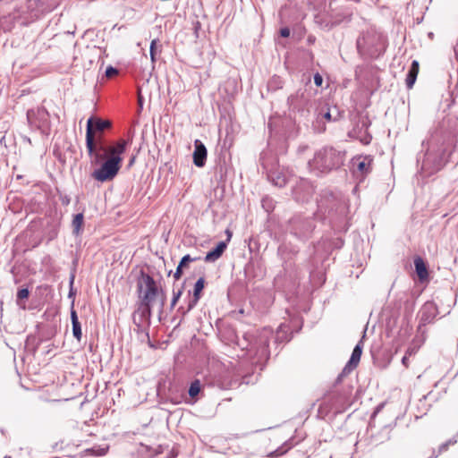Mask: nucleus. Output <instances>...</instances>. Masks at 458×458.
Listing matches in <instances>:
<instances>
[{"mask_svg": "<svg viewBox=\"0 0 458 458\" xmlns=\"http://www.w3.org/2000/svg\"><path fill=\"white\" fill-rule=\"evenodd\" d=\"M314 83L317 87H321L322 86V83H323V78L322 76L317 72L315 75H314Z\"/></svg>", "mask_w": 458, "mask_h": 458, "instance_id": "32", "label": "nucleus"}, {"mask_svg": "<svg viewBox=\"0 0 458 458\" xmlns=\"http://www.w3.org/2000/svg\"><path fill=\"white\" fill-rule=\"evenodd\" d=\"M407 361H408V357L405 355V356H403V359H402V363H403L404 366H406V367H407V366H408V365H407Z\"/></svg>", "mask_w": 458, "mask_h": 458, "instance_id": "39", "label": "nucleus"}, {"mask_svg": "<svg viewBox=\"0 0 458 458\" xmlns=\"http://www.w3.org/2000/svg\"><path fill=\"white\" fill-rule=\"evenodd\" d=\"M92 117L87 122L86 148L91 158V164L100 166L95 169L91 176L98 182L112 181L122 166V154L125 152L129 141L120 139L112 145H106L101 136L95 138L92 132Z\"/></svg>", "mask_w": 458, "mask_h": 458, "instance_id": "1", "label": "nucleus"}, {"mask_svg": "<svg viewBox=\"0 0 458 458\" xmlns=\"http://www.w3.org/2000/svg\"><path fill=\"white\" fill-rule=\"evenodd\" d=\"M152 316V304L140 301L138 308L133 312L132 320L138 328H142L145 326L150 325V318Z\"/></svg>", "mask_w": 458, "mask_h": 458, "instance_id": "9", "label": "nucleus"}, {"mask_svg": "<svg viewBox=\"0 0 458 458\" xmlns=\"http://www.w3.org/2000/svg\"><path fill=\"white\" fill-rule=\"evenodd\" d=\"M359 54L364 58H377L385 50V39L374 30L362 33L356 42Z\"/></svg>", "mask_w": 458, "mask_h": 458, "instance_id": "4", "label": "nucleus"}, {"mask_svg": "<svg viewBox=\"0 0 458 458\" xmlns=\"http://www.w3.org/2000/svg\"><path fill=\"white\" fill-rule=\"evenodd\" d=\"M72 335L78 341H81V336H82V333H81V326L80 321L79 322H75V323H72Z\"/></svg>", "mask_w": 458, "mask_h": 458, "instance_id": "26", "label": "nucleus"}, {"mask_svg": "<svg viewBox=\"0 0 458 458\" xmlns=\"http://www.w3.org/2000/svg\"><path fill=\"white\" fill-rule=\"evenodd\" d=\"M92 131H103L106 129L111 127V123L107 120H101L99 118L93 119L92 118ZM94 133V131H92Z\"/></svg>", "mask_w": 458, "mask_h": 458, "instance_id": "20", "label": "nucleus"}, {"mask_svg": "<svg viewBox=\"0 0 458 458\" xmlns=\"http://www.w3.org/2000/svg\"><path fill=\"white\" fill-rule=\"evenodd\" d=\"M437 314V307L433 301L425 302L419 313L420 323L418 326V329L420 330L422 327H425L426 325L432 323Z\"/></svg>", "mask_w": 458, "mask_h": 458, "instance_id": "11", "label": "nucleus"}, {"mask_svg": "<svg viewBox=\"0 0 458 458\" xmlns=\"http://www.w3.org/2000/svg\"><path fill=\"white\" fill-rule=\"evenodd\" d=\"M118 73V70L113 66H108L106 69V76L111 78Z\"/></svg>", "mask_w": 458, "mask_h": 458, "instance_id": "31", "label": "nucleus"}, {"mask_svg": "<svg viewBox=\"0 0 458 458\" xmlns=\"http://www.w3.org/2000/svg\"><path fill=\"white\" fill-rule=\"evenodd\" d=\"M193 163L198 167H203L206 164L208 151L205 145L199 140L194 141Z\"/></svg>", "mask_w": 458, "mask_h": 458, "instance_id": "15", "label": "nucleus"}, {"mask_svg": "<svg viewBox=\"0 0 458 458\" xmlns=\"http://www.w3.org/2000/svg\"><path fill=\"white\" fill-rule=\"evenodd\" d=\"M409 71H415V72H419V62L413 60Z\"/></svg>", "mask_w": 458, "mask_h": 458, "instance_id": "35", "label": "nucleus"}, {"mask_svg": "<svg viewBox=\"0 0 458 458\" xmlns=\"http://www.w3.org/2000/svg\"><path fill=\"white\" fill-rule=\"evenodd\" d=\"M292 266V263H288V262H285V264L284 265V268L285 271H287Z\"/></svg>", "mask_w": 458, "mask_h": 458, "instance_id": "40", "label": "nucleus"}, {"mask_svg": "<svg viewBox=\"0 0 458 458\" xmlns=\"http://www.w3.org/2000/svg\"><path fill=\"white\" fill-rule=\"evenodd\" d=\"M200 392V382L199 379H196L191 382L190 387H189V395L191 398L196 397Z\"/></svg>", "mask_w": 458, "mask_h": 458, "instance_id": "24", "label": "nucleus"}, {"mask_svg": "<svg viewBox=\"0 0 458 458\" xmlns=\"http://www.w3.org/2000/svg\"><path fill=\"white\" fill-rule=\"evenodd\" d=\"M284 87V80L277 75H274L267 83V88L269 90L276 91Z\"/></svg>", "mask_w": 458, "mask_h": 458, "instance_id": "21", "label": "nucleus"}, {"mask_svg": "<svg viewBox=\"0 0 458 458\" xmlns=\"http://www.w3.org/2000/svg\"><path fill=\"white\" fill-rule=\"evenodd\" d=\"M30 295V291L28 288H21L17 292V299L22 300L28 298Z\"/></svg>", "mask_w": 458, "mask_h": 458, "instance_id": "29", "label": "nucleus"}, {"mask_svg": "<svg viewBox=\"0 0 458 458\" xmlns=\"http://www.w3.org/2000/svg\"><path fill=\"white\" fill-rule=\"evenodd\" d=\"M449 445H448V443H443L442 445H439V448H438V451L437 453H433V455L432 457L436 458L440 454H442L443 452H445L447 449H448Z\"/></svg>", "mask_w": 458, "mask_h": 458, "instance_id": "30", "label": "nucleus"}, {"mask_svg": "<svg viewBox=\"0 0 458 458\" xmlns=\"http://www.w3.org/2000/svg\"><path fill=\"white\" fill-rule=\"evenodd\" d=\"M280 35L283 38H288L290 36V29L287 27L282 28L280 30Z\"/></svg>", "mask_w": 458, "mask_h": 458, "instance_id": "34", "label": "nucleus"}, {"mask_svg": "<svg viewBox=\"0 0 458 458\" xmlns=\"http://www.w3.org/2000/svg\"><path fill=\"white\" fill-rule=\"evenodd\" d=\"M312 185L305 180H301L293 190V194L297 201L306 202L313 194Z\"/></svg>", "mask_w": 458, "mask_h": 458, "instance_id": "13", "label": "nucleus"}, {"mask_svg": "<svg viewBox=\"0 0 458 458\" xmlns=\"http://www.w3.org/2000/svg\"><path fill=\"white\" fill-rule=\"evenodd\" d=\"M309 98L303 89H298L294 94L288 97L287 104L293 112L300 113L304 115L309 112Z\"/></svg>", "mask_w": 458, "mask_h": 458, "instance_id": "8", "label": "nucleus"}, {"mask_svg": "<svg viewBox=\"0 0 458 458\" xmlns=\"http://www.w3.org/2000/svg\"><path fill=\"white\" fill-rule=\"evenodd\" d=\"M84 216L82 213H78L73 216L72 221V233L79 236L83 231Z\"/></svg>", "mask_w": 458, "mask_h": 458, "instance_id": "18", "label": "nucleus"}, {"mask_svg": "<svg viewBox=\"0 0 458 458\" xmlns=\"http://www.w3.org/2000/svg\"><path fill=\"white\" fill-rule=\"evenodd\" d=\"M414 266L416 273L420 280H424L428 277V269L424 260L420 257H417L414 259Z\"/></svg>", "mask_w": 458, "mask_h": 458, "instance_id": "19", "label": "nucleus"}, {"mask_svg": "<svg viewBox=\"0 0 458 458\" xmlns=\"http://www.w3.org/2000/svg\"><path fill=\"white\" fill-rule=\"evenodd\" d=\"M370 140H371V137L369 136H366L361 141L364 143V144H369L370 142Z\"/></svg>", "mask_w": 458, "mask_h": 458, "instance_id": "38", "label": "nucleus"}, {"mask_svg": "<svg viewBox=\"0 0 458 458\" xmlns=\"http://www.w3.org/2000/svg\"><path fill=\"white\" fill-rule=\"evenodd\" d=\"M182 290H183V286H182L177 292H175V291L173 292V298H172L171 304H170L171 310L174 308L177 301L181 298V296L182 294Z\"/></svg>", "mask_w": 458, "mask_h": 458, "instance_id": "27", "label": "nucleus"}, {"mask_svg": "<svg viewBox=\"0 0 458 458\" xmlns=\"http://www.w3.org/2000/svg\"><path fill=\"white\" fill-rule=\"evenodd\" d=\"M284 451H281L280 449L276 450L275 452L271 453L270 456L276 457L283 454Z\"/></svg>", "mask_w": 458, "mask_h": 458, "instance_id": "37", "label": "nucleus"}, {"mask_svg": "<svg viewBox=\"0 0 458 458\" xmlns=\"http://www.w3.org/2000/svg\"><path fill=\"white\" fill-rule=\"evenodd\" d=\"M108 447L94 446L85 450V453L93 456H104L107 453Z\"/></svg>", "mask_w": 458, "mask_h": 458, "instance_id": "22", "label": "nucleus"}, {"mask_svg": "<svg viewBox=\"0 0 458 458\" xmlns=\"http://www.w3.org/2000/svg\"><path fill=\"white\" fill-rule=\"evenodd\" d=\"M27 120L30 126L41 131L42 133L47 134L50 130L49 114L44 107L30 109L27 112Z\"/></svg>", "mask_w": 458, "mask_h": 458, "instance_id": "7", "label": "nucleus"}, {"mask_svg": "<svg viewBox=\"0 0 458 458\" xmlns=\"http://www.w3.org/2000/svg\"><path fill=\"white\" fill-rule=\"evenodd\" d=\"M72 295V292L71 290L70 293H69V297H71Z\"/></svg>", "mask_w": 458, "mask_h": 458, "instance_id": "45", "label": "nucleus"}, {"mask_svg": "<svg viewBox=\"0 0 458 458\" xmlns=\"http://www.w3.org/2000/svg\"><path fill=\"white\" fill-rule=\"evenodd\" d=\"M226 247H227V242H218V244L216 245V247L215 249L211 250L210 251H208L206 254L204 260L206 262H215L223 255Z\"/></svg>", "mask_w": 458, "mask_h": 458, "instance_id": "16", "label": "nucleus"}, {"mask_svg": "<svg viewBox=\"0 0 458 458\" xmlns=\"http://www.w3.org/2000/svg\"><path fill=\"white\" fill-rule=\"evenodd\" d=\"M314 228V220L310 216L296 215L289 221L288 230L300 240L308 239L311 235Z\"/></svg>", "mask_w": 458, "mask_h": 458, "instance_id": "6", "label": "nucleus"}, {"mask_svg": "<svg viewBox=\"0 0 458 458\" xmlns=\"http://www.w3.org/2000/svg\"><path fill=\"white\" fill-rule=\"evenodd\" d=\"M274 337V332L269 327H264L256 334L250 332L243 335V343L239 344L242 349H246L250 354H253L257 360L255 362H261L269 358L270 352L268 349L269 341ZM287 336V327L280 325L276 335L275 343H282L283 341H289Z\"/></svg>", "mask_w": 458, "mask_h": 458, "instance_id": "2", "label": "nucleus"}, {"mask_svg": "<svg viewBox=\"0 0 458 458\" xmlns=\"http://www.w3.org/2000/svg\"><path fill=\"white\" fill-rule=\"evenodd\" d=\"M205 287V279L204 277H199L194 284V289L192 295L190 296L188 301L187 308L179 307L177 311L181 313L182 316H185L189 311H191L199 302L201 297V292Z\"/></svg>", "mask_w": 458, "mask_h": 458, "instance_id": "12", "label": "nucleus"}, {"mask_svg": "<svg viewBox=\"0 0 458 458\" xmlns=\"http://www.w3.org/2000/svg\"><path fill=\"white\" fill-rule=\"evenodd\" d=\"M362 353V339L355 345L352 350L351 358L347 364L343 369L342 372L338 375L336 378V383L341 382L342 378L351 373L359 364L360 356Z\"/></svg>", "mask_w": 458, "mask_h": 458, "instance_id": "10", "label": "nucleus"}, {"mask_svg": "<svg viewBox=\"0 0 458 458\" xmlns=\"http://www.w3.org/2000/svg\"><path fill=\"white\" fill-rule=\"evenodd\" d=\"M445 443H448V445H454L456 443V439H449L448 441H446Z\"/></svg>", "mask_w": 458, "mask_h": 458, "instance_id": "41", "label": "nucleus"}, {"mask_svg": "<svg viewBox=\"0 0 458 458\" xmlns=\"http://www.w3.org/2000/svg\"><path fill=\"white\" fill-rule=\"evenodd\" d=\"M225 233H226V234H227V236H228V238H227V242H229V241H230V238H231V236H232V233H231V232H230L229 230H226V232H225Z\"/></svg>", "mask_w": 458, "mask_h": 458, "instance_id": "42", "label": "nucleus"}, {"mask_svg": "<svg viewBox=\"0 0 458 458\" xmlns=\"http://www.w3.org/2000/svg\"><path fill=\"white\" fill-rule=\"evenodd\" d=\"M373 158L370 156H359L352 159V167L355 173L366 175L371 171Z\"/></svg>", "mask_w": 458, "mask_h": 458, "instance_id": "14", "label": "nucleus"}, {"mask_svg": "<svg viewBox=\"0 0 458 458\" xmlns=\"http://www.w3.org/2000/svg\"><path fill=\"white\" fill-rule=\"evenodd\" d=\"M198 259H199V257L191 258V255H189V254L184 255L181 259V260L176 267V270L174 274V279L175 280L180 279L183 273V267H185L190 262L196 261Z\"/></svg>", "mask_w": 458, "mask_h": 458, "instance_id": "17", "label": "nucleus"}, {"mask_svg": "<svg viewBox=\"0 0 458 458\" xmlns=\"http://www.w3.org/2000/svg\"><path fill=\"white\" fill-rule=\"evenodd\" d=\"M134 160H135V157H133L130 162H129V165H131L133 163H134Z\"/></svg>", "mask_w": 458, "mask_h": 458, "instance_id": "43", "label": "nucleus"}, {"mask_svg": "<svg viewBox=\"0 0 458 458\" xmlns=\"http://www.w3.org/2000/svg\"><path fill=\"white\" fill-rule=\"evenodd\" d=\"M323 116H324L325 119H327L329 122L330 121H336V119H337L336 117H334V118L332 117L331 110H328L327 112H326Z\"/></svg>", "mask_w": 458, "mask_h": 458, "instance_id": "36", "label": "nucleus"}, {"mask_svg": "<svg viewBox=\"0 0 458 458\" xmlns=\"http://www.w3.org/2000/svg\"><path fill=\"white\" fill-rule=\"evenodd\" d=\"M306 148H307V146H304V147H302V148H300V150L303 151V150H305Z\"/></svg>", "mask_w": 458, "mask_h": 458, "instance_id": "44", "label": "nucleus"}, {"mask_svg": "<svg viewBox=\"0 0 458 458\" xmlns=\"http://www.w3.org/2000/svg\"><path fill=\"white\" fill-rule=\"evenodd\" d=\"M137 292L140 301L153 303L157 298H160V307L163 309L165 301V293L158 287L157 282L143 270L140 271L137 279Z\"/></svg>", "mask_w": 458, "mask_h": 458, "instance_id": "5", "label": "nucleus"}, {"mask_svg": "<svg viewBox=\"0 0 458 458\" xmlns=\"http://www.w3.org/2000/svg\"><path fill=\"white\" fill-rule=\"evenodd\" d=\"M71 320L72 323L79 322L77 312L73 309V305L72 306L71 310Z\"/></svg>", "mask_w": 458, "mask_h": 458, "instance_id": "33", "label": "nucleus"}, {"mask_svg": "<svg viewBox=\"0 0 458 458\" xmlns=\"http://www.w3.org/2000/svg\"><path fill=\"white\" fill-rule=\"evenodd\" d=\"M156 45H157V39H153L150 43V49H149L150 59H151L152 63L156 62Z\"/></svg>", "mask_w": 458, "mask_h": 458, "instance_id": "28", "label": "nucleus"}, {"mask_svg": "<svg viewBox=\"0 0 458 458\" xmlns=\"http://www.w3.org/2000/svg\"><path fill=\"white\" fill-rule=\"evenodd\" d=\"M418 76V72H415V71H408L405 83L408 89H411L416 81Z\"/></svg>", "mask_w": 458, "mask_h": 458, "instance_id": "25", "label": "nucleus"}, {"mask_svg": "<svg viewBox=\"0 0 458 458\" xmlns=\"http://www.w3.org/2000/svg\"><path fill=\"white\" fill-rule=\"evenodd\" d=\"M269 178L273 182V183L277 187H284L287 183V180L284 175H282L280 174H271L269 175Z\"/></svg>", "mask_w": 458, "mask_h": 458, "instance_id": "23", "label": "nucleus"}, {"mask_svg": "<svg viewBox=\"0 0 458 458\" xmlns=\"http://www.w3.org/2000/svg\"><path fill=\"white\" fill-rule=\"evenodd\" d=\"M344 152L332 147H324L315 152L313 158L308 162V167L316 175L327 174L338 169L344 164Z\"/></svg>", "mask_w": 458, "mask_h": 458, "instance_id": "3", "label": "nucleus"}]
</instances>
